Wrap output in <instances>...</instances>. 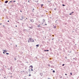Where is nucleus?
Returning a JSON list of instances; mask_svg holds the SVG:
<instances>
[{
	"instance_id": "obj_1",
	"label": "nucleus",
	"mask_w": 79,
	"mask_h": 79,
	"mask_svg": "<svg viewBox=\"0 0 79 79\" xmlns=\"http://www.w3.org/2000/svg\"><path fill=\"white\" fill-rule=\"evenodd\" d=\"M28 43H29L30 42H34V39L32 38H29V40H28Z\"/></svg>"
},
{
	"instance_id": "obj_2",
	"label": "nucleus",
	"mask_w": 79,
	"mask_h": 79,
	"mask_svg": "<svg viewBox=\"0 0 79 79\" xmlns=\"http://www.w3.org/2000/svg\"><path fill=\"white\" fill-rule=\"evenodd\" d=\"M43 24V23H42V24H39V25H38V27H42V26L41 25H42Z\"/></svg>"
},
{
	"instance_id": "obj_3",
	"label": "nucleus",
	"mask_w": 79,
	"mask_h": 79,
	"mask_svg": "<svg viewBox=\"0 0 79 79\" xmlns=\"http://www.w3.org/2000/svg\"><path fill=\"white\" fill-rule=\"evenodd\" d=\"M3 53H4V54H5V53H6V52H7V51L6 50H3Z\"/></svg>"
},
{
	"instance_id": "obj_4",
	"label": "nucleus",
	"mask_w": 79,
	"mask_h": 79,
	"mask_svg": "<svg viewBox=\"0 0 79 79\" xmlns=\"http://www.w3.org/2000/svg\"><path fill=\"white\" fill-rule=\"evenodd\" d=\"M30 69H32L33 68V66L32 65H31L29 66Z\"/></svg>"
},
{
	"instance_id": "obj_5",
	"label": "nucleus",
	"mask_w": 79,
	"mask_h": 79,
	"mask_svg": "<svg viewBox=\"0 0 79 79\" xmlns=\"http://www.w3.org/2000/svg\"><path fill=\"white\" fill-rule=\"evenodd\" d=\"M73 13H74V11H73V12H72L71 13H70L69 14V15H72V14H73Z\"/></svg>"
},
{
	"instance_id": "obj_6",
	"label": "nucleus",
	"mask_w": 79,
	"mask_h": 79,
	"mask_svg": "<svg viewBox=\"0 0 79 79\" xmlns=\"http://www.w3.org/2000/svg\"><path fill=\"white\" fill-rule=\"evenodd\" d=\"M10 71H12V70H13V66H11L10 67Z\"/></svg>"
},
{
	"instance_id": "obj_7",
	"label": "nucleus",
	"mask_w": 79,
	"mask_h": 79,
	"mask_svg": "<svg viewBox=\"0 0 79 79\" xmlns=\"http://www.w3.org/2000/svg\"><path fill=\"white\" fill-rule=\"evenodd\" d=\"M39 45H39V44H38L35 45V46H36V47H39Z\"/></svg>"
},
{
	"instance_id": "obj_8",
	"label": "nucleus",
	"mask_w": 79,
	"mask_h": 79,
	"mask_svg": "<svg viewBox=\"0 0 79 79\" xmlns=\"http://www.w3.org/2000/svg\"><path fill=\"white\" fill-rule=\"evenodd\" d=\"M30 20L32 23H34V19H30Z\"/></svg>"
},
{
	"instance_id": "obj_9",
	"label": "nucleus",
	"mask_w": 79,
	"mask_h": 79,
	"mask_svg": "<svg viewBox=\"0 0 79 79\" xmlns=\"http://www.w3.org/2000/svg\"><path fill=\"white\" fill-rule=\"evenodd\" d=\"M21 18H22L20 19V20H22V21H23V19H24V18H23V16H22V17H21Z\"/></svg>"
},
{
	"instance_id": "obj_10",
	"label": "nucleus",
	"mask_w": 79,
	"mask_h": 79,
	"mask_svg": "<svg viewBox=\"0 0 79 79\" xmlns=\"http://www.w3.org/2000/svg\"><path fill=\"white\" fill-rule=\"evenodd\" d=\"M49 50H44V52H49Z\"/></svg>"
},
{
	"instance_id": "obj_11",
	"label": "nucleus",
	"mask_w": 79,
	"mask_h": 79,
	"mask_svg": "<svg viewBox=\"0 0 79 79\" xmlns=\"http://www.w3.org/2000/svg\"><path fill=\"white\" fill-rule=\"evenodd\" d=\"M8 1H6L5 2V3H8Z\"/></svg>"
},
{
	"instance_id": "obj_12",
	"label": "nucleus",
	"mask_w": 79,
	"mask_h": 79,
	"mask_svg": "<svg viewBox=\"0 0 79 79\" xmlns=\"http://www.w3.org/2000/svg\"><path fill=\"white\" fill-rule=\"evenodd\" d=\"M40 76H42V75H43V73H40Z\"/></svg>"
},
{
	"instance_id": "obj_13",
	"label": "nucleus",
	"mask_w": 79,
	"mask_h": 79,
	"mask_svg": "<svg viewBox=\"0 0 79 79\" xmlns=\"http://www.w3.org/2000/svg\"><path fill=\"white\" fill-rule=\"evenodd\" d=\"M28 27L30 28V29H32L33 28L32 27Z\"/></svg>"
},
{
	"instance_id": "obj_14",
	"label": "nucleus",
	"mask_w": 79,
	"mask_h": 79,
	"mask_svg": "<svg viewBox=\"0 0 79 79\" xmlns=\"http://www.w3.org/2000/svg\"><path fill=\"white\" fill-rule=\"evenodd\" d=\"M43 6H44V4H41V8H42Z\"/></svg>"
},
{
	"instance_id": "obj_15",
	"label": "nucleus",
	"mask_w": 79,
	"mask_h": 79,
	"mask_svg": "<svg viewBox=\"0 0 79 79\" xmlns=\"http://www.w3.org/2000/svg\"><path fill=\"white\" fill-rule=\"evenodd\" d=\"M4 11H6V8L4 9Z\"/></svg>"
},
{
	"instance_id": "obj_16",
	"label": "nucleus",
	"mask_w": 79,
	"mask_h": 79,
	"mask_svg": "<svg viewBox=\"0 0 79 79\" xmlns=\"http://www.w3.org/2000/svg\"><path fill=\"white\" fill-rule=\"evenodd\" d=\"M28 71H29V73H31V69H29Z\"/></svg>"
},
{
	"instance_id": "obj_17",
	"label": "nucleus",
	"mask_w": 79,
	"mask_h": 79,
	"mask_svg": "<svg viewBox=\"0 0 79 79\" xmlns=\"http://www.w3.org/2000/svg\"><path fill=\"white\" fill-rule=\"evenodd\" d=\"M15 2H16V1H13L12 2V3H15Z\"/></svg>"
},
{
	"instance_id": "obj_18",
	"label": "nucleus",
	"mask_w": 79,
	"mask_h": 79,
	"mask_svg": "<svg viewBox=\"0 0 79 79\" xmlns=\"http://www.w3.org/2000/svg\"><path fill=\"white\" fill-rule=\"evenodd\" d=\"M10 3H13V1H10Z\"/></svg>"
},
{
	"instance_id": "obj_19",
	"label": "nucleus",
	"mask_w": 79,
	"mask_h": 79,
	"mask_svg": "<svg viewBox=\"0 0 79 79\" xmlns=\"http://www.w3.org/2000/svg\"><path fill=\"white\" fill-rule=\"evenodd\" d=\"M56 9H57V7H56V8H54V10H55V11H56Z\"/></svg>"
},
{
	"instance_id": "obj_20",
	"label": "nucleus",
	"mask_w": 79,
	"mask_h": 79,
	"mask_svg": "<svg viewBox=\"0 0 79 79\" xmlns=\"http://www.w3.org/2000/svg\"><path fill=\"white\" fill-rule=\"evenodd\" d=\"M54 29H56V26H55L53 27Z\"/></svg>"
},
{
	"instance_id": "obj_21",
	"label": "nucleus",
	"mask_w": 79,
	"mask_h": 79,
	"mask_svg": "<svg viewBox=\"0 0 79 79\" xmlns=\"http://www.w3.org/2000/svg\"><path fill=\"white\" fill-rule=\"evenodd\" d=\"M52 73H55V70H53Z\"/></svg>"
},
{
	"instance_id": "obj_22",
	"label": "nucleus",
	"mask_w": 79,
	"mask_h": 79,
	"mask_svg": "<svg viewBox=\"0 0 79 79\" xmlns=\"http://www.w3.org/2000/svg\"><path fill=\"white\" fill-rule=\"evenodd\" d=\"M62 6H65V5L64 4H62Z\"/></svg>"
},
{
	"instance_id": "obj_23",
	"label": "nucleus",
	"mask_w": 79,
	"mask_h": 79,
	"mask_svg": "<svg viewBox=\"0 0 79 79\" xmlns=\"http://www.w3.org/2000/svg\"><path fill=\"white\" fill-rule=\"evenodd\" d=\"M50 63L52 64L53 63V62H52V61H50Z\"/></svg>"
},
{
	"instance_id": "obj_24",
	"label": "nucleus",
	"mask_w": 79,
	"mask_h": 79,
	"mask_svg": "<svg viewBox=\"0 0 79 79\" xmlns=\"http://www.w3.org/2000/svg\"><path fill=\"white\" fill-rule=\"evenodd\" d=\"M64 65H65V64H63L62 65V66H64Z\"/></svg>"
},
{
	"instance_id": "obj_25",
	"label": "nucleus",
	"mask_w": 79,
	"mask_h": 79,
	"mask_svg": "<svg viewBox=\"0 0 79 79\" xmlns=\"http://www.w3.org/2000/svg\"><path fill=\"white\" fill-rule=\"evenodd\" d=\"M6 55H9V53H6Z\"/></svg>"
},
{
	"instance_id": "obj_26",
	"label": "nucleus",
	"mask_w": 79,
	"mask_h": 79,
	"mask_svg": "<svg viewBox=\"0 0 79 79\" xmlns=\"http://www.w3.org/2000/svg\"><path fill=\"white\" fill-rule=\"evenodd\" d=\"M60 79H61V78H62V76H60Z\"/></svg>"
},
{
	"instance_id": "obj_27",
	"label": "nucleus",
	"mask_w": 79,
	"mask_h": 79,
	"mask_svg": "<svg viewBox=\"0 0 79 79\" xmlns=\"http://www.w3.org/2000/svg\"><path fill=\"white\" fill-rule=\"evenodd\" d=\"M65 58H66V59H67V56H65Z\"/></svg>"
},
{
	"instance_id": "obj_28",
	"label": "nucleus",
	"mask_w": 79,
	"mask_h": 79,
	"mask_svg": "<svg viewBox=\"0 0 79 79\" xmlns=\"http://www.w3.org/2000/svg\"><path fill=\"white\" fill-rule=\"evenodd\" d=\"M14 59L15 60H16V58H14Z\"/></svg>"
},
{
	"instance_id": "obj_29",
	"label": "nucleus",
	"mask_w": 79,
	"mask_h": 79,
	"mask_svg": "<svg viewBox=\"0 0 79 79\" xmlns=\"http://www.w3.org/2000/svg\"><path fill=\"white\" fill-rule=\"evenodd\" d=\"M70 75H73V73H70Z\"/></svg>"
},
{
	"instance_id": "obj_30",
	"label": "nucleus",
	"mask_w": 79,
	"mask_h": 79,
	"mask_svg": "<svg viewBox=\"0 0 79 79\" xmlns=\"http://www.w3.org/2000/svg\"><path fill=\"white\" fill-rule=\"evenodd\" d=\"M31 71H33V69H31Z\"/></svg>"
},
{
	"instance_id": "obj_31",
	"label": "nucleus",
	"mask_w": 79,
	"mask_h": 79,
	"mask_svg": "<svg viewBox=\"0 0 79 79\" xmlns=\"http://www.w3.org/2000/svg\"><path fill=\"white\" fill-rule=\"evenodd\" d=\"M77 58H76L75 59V61H77Z\"/></svg>"
},
{
	"instance_id": "obj_32",
	"label": "nucleus",
	"mask_w": 79,
	"mask_h": 79,
	"mask_svg": "<svg viewBox=\"0 0 79 79\" xmlns=\"http://www.w3.org/2000/svg\"><path fill=\"white\" fill-rule=\"evenodd\" d=\"M47 24H44V25H43V26H45V25H47Z\"/></svg>"
},
{
	"instance_id": "obj_33",
	"label": "nucleus",
	"mask_w": 79,
	"mask_h": 79,
	"mask_svg": "<svg viewBox=\"0 0 79 79\" xmlns=\"http://www.w3.org/2000/svg\"><path fill=\"white\" fill-rule=\"evenodd\" d=\"M43 21H44L43 22H45V20L44 19H43Z\"/></svg>"
},
{
	"instance_id": "obj_34",
	"label": "nucleus",
	"mask_w": 79,
	"mask_h": 79,
	"mask_svg": "<svg viewBox=\"0 0 79 79\" xmlns=\"http://www.w3.org/2000/svg\"><path fill=\"white\" fill-rule=\"evenodd\" d=\"M31 76V74H30L28 76Z\"/></svg>"
},
{
	"instance_id": "obj_35",
	"label": "nucleus",
	"mask_w": 79,
	"mask_h": 79,
	"mask_svg": "<svg viewBox=\"0 0 79 79\" xmlns=\"http://www.w3.org/2000/svg\"><path fill=\"white\" fill-rule=\"evenodd\" d=\"M26 31V29H24V31Z\"/></svg>"
},
{
	"instance_id": "obj_36",
	"label": "nucleus",
	"mask_w": 79,
	"mask_h": 79,
	"mask_svg": "<svg viewBox=\"0 0 79 79\" xmlns=\"http://www.w3.org/2000/svg\"><path fill=\"white\" fill-rule=\"evenodd\" d=\"M35 2H37V3L38 2V1H35Z\"/></svg>"
},
{
	"instance_id": "obj_37",
	"label": "nucleus",
	"mask_w": 79,
	"mask_h": 79,
	"mask_svg": "<svg viewBox=\"0 0 79 79\" xmlns=\"http://www.w3.org/2000/svg\"><path fill=\"white\" fill-rule=\"evenodd\" d=\"M48 66H50V64H48Z\"/></svg>"
},
{
	"instance_id": "obj_38",
	"label": "nucleus",
	"mask_w": 79,
	"mask_h": 79,
	"mask_svg": "<svg viewBox=\"0 0 79 79\" xmlns=\"http://www.w3.org/2000/svg\"><path fill=\"white\" fill-rule=\"evenodd\" d=\"M2 11H3V12H5V11L4 10H3Z\"/></svg>"
},
{
	"instance_id": "obj_39",
	"label": "nucleus",
	"mask_w": 79,
	"mask_h": 79,
	"mask_svg": "<svg viewBox=\"0 0 79 79\" xmlns=\"http://www.w3.org/2000/svg\"><path fill=\"white\" fill-rule=\"evenodd\" d=\"M65 76H67V74L65 73Z\"/></svg>"
},
{
	"instance_id": "obj_40",
	"label": "nucleus",
	"mask_w": 79,
	"mask_h": 79,
	"mask_svg": "<svg viewBox=\"0 0 79 79\" xmlns=\"http://www.w3.org/2000/svg\"><path fill=\"white\" fill-rule=\"evenodd\" d=\"M24 71H22V73H24Z\"/></svg>"
},
{
	"instance_id": "obj_41",
	"label": "nucleus",
	"mask_w": 79,
	"mask_h": 79,
	"mask_svg": "<svg viewBox=\"0 0 79 79\" xmlns=\"http://www.w3.org/2000/svg\"><path fill=\"white\" fill-rule=\"evenodd\" d=\"M8 4H11V3H10V2H9L8 3Z\"/></svg>"
},
{
	"instance_id": "obj_42",
	"label": "nucleus",
	"mask_w": 79,
	"mask_h": 79,
	"mask_svg": "<svg viewBox=\"0 0 79 79\" xmlns=\"http://www.w3.org/2000/svg\"><path fill=\"white\" fill-rule=\"evenodd\" d=\"M7 22H10V21H9V20H8V21H7Z\"/></svg>"
},
{
	"instance_id": "obj_43",
	"label": "nucleus",
	"mask_w": 79,
	"mask_h": 79,
	"mask_svg": "<svg viewBox=\"0 0 79 79\" xmlns=\"http://www.w3.org/2000/svg\"><path fill=\"white\" fill-rule=\"evenodd\" d=\"M15 47H17V45H16Z\"/></svg>"
},
{
	"instance_id": "obj_44",
	"label": "nucleus",
	"mask_w": 79,
	"mask_h": 79,
	"mask_svg": "<svg viewBox=\"0 0 79 79\" xmlns=\"http://www.w3.org/2000/svg\"><path fill=\"white\" fill-rule=\"evenodd\" d=\"M10 68L8 69V70H10Z\"/></svg>"
},
{
	"instance_id": "obj_45",
	"label": "nucleus",
	"mask_w": 79,
	"mask_h": 79,
	"mask_svg": "<svg viewBox=\"0 0 79 79\" xmlns=\"http://www.w3.org/2000/svg\"><path fill=\"white\" fill-rule=\"evenodd\" d=\"M20 12H22V10H20Z\"/></svg>"
},
{
	"instance_id": "obj_46",
	"label": "nucleus",
	"mask_w": 79,
	"mask_h": 79,
	"mask_svg": "<svg viewBox=\"0 0 79 79\" xmlns=\"http://www.w3.org/2000/svg\"><path fill=\"white\" fill-rule=\"evenodd\" d=\"M73 60H75V58H73Z\"/></svg>"
},
{
	"instance_id": "obj_47",
	"label": "nucleus",
	"mask_w": 79,
	"mask_h": 79,
	"mask_svg": "<svg viewBox=\"0 0 79 79\" xmlns=\"http://www.w3.org/2000/svg\"><path fill=\"white\" fill-rule=\"evenodd\" d=\"M53 39H54V38H53L52 39V40H53Z\"/></svg>"
},
{
	"instance_id": "obj_48",
	"label": "nucleus",
	"mask_w": 79,
	"mask_h": 79,
	"mask_svg": "<svg viewBox=\"0 0 79 79\" xmlns=\"http://www.w3.org/2000/svg\"><path fill=\"white\" fill-rule=\"evenodd\" d=\"M35 71L36 72H37V70H35Z\"/></svg>"
},
{
	"instance_id": "obj_49",
	"label": "nucleus",
	"mask_w": 79,
	"mask_h": 79,
	"mask_svg": "<svg viewBox=\"0 0 79 79\" xmlns=\"http://www.w3.org/2000/svg\"><path fill=\"white\" fill-rule=\"evenodd\" d=\"M48 79H51V78H48Z\"/></svg>"
},
{
	"instance_id": "obj_50",
	"label": "nucleus",
	"mask_w": 79,
	"mask_h": 79,
	"mask_svg": "<svg viewBox=\"0 0 79 79\" xmlns=\"http://www.w3.org/2000/svg\"><path fill=\"white\" fill-rule=\"evenodd\" d=\"M15 27H17V25H16Z\"/></svg>"
},
{
	"instance_id": "obj_51",
	"label": "nucleus",
	"mask_w": 79,
	"mask_h": 79,
	"mask_svg": "<svg viewBox=\"0 0 79 79\" xmlns=\"http://www.w3.org/2000/svg\"><path fill=\"white\" fill-rule=\"evenodd\" d=\"M32 12H34V10H32Z\"/></svg>"
},
{
	"instance_id": "obj_52",
	"label": "nucleus",
	"mask_w": 79,
	"mask_h": 79,
	"mask_svg": "<svg viewBox=\"0 0 79 79\" xmlns=\"http://www.w3.org/2000/svg\"><path fill=\"white\" fill-rule=\"evenodd\" d=\"M51 68H53V66H51Z\"/></svg>"
},
{
	"instance_id": "obj_53",
	"label": "nucleus",
	"mask_w": 79,
	"mask_h": 79,
	"mask_svg": "<svg viewBox=\"0 0 79 79\" xmlns=\"http://www.w3.org/2000/svg\"><path fill=\"white\" fill-rule=\"evenodd\" d=\"M1 70L2 71V70H3V69H1Z\"/></svg>"
},
{
	"instance_id": "obj_54",
	"label": "nucleus",
	"mask_w": 79,
	"mask_h": 79,
	"mask_svg": "<svg viewBox=\"0 0 79 79\" xmlns=\"http://www.w3.org/2000/svg\"><path fill=\"white\" fill-rule=\"evenodd\" d=\"M21 73H22V72H23V71H21Z\"/></svg>"
},
{
	"instance_id": "obj_55",
	"label": "nucleus",
	"mask_w": 79,
	"mask_h": 79,
	"mask_svg": "<svg viewBox=\"0 0 79 79\" xmlns=\"http://www.w3.org/2000/svg\"><path fill=\"white\" fill-rule=\"evenodd\" d=\"M3 27H5V26L4 25H3Z\"/></svg>"
},
{
	"instance_id": "obj_56",
	"label": "nucleus",
	"mask_w": 79,
	"mask_h": 79,
	"mask_svg": "<svg viewBox=\"0 0 79 79\" xmlns=\"http://www.w3.org/2000/svg\"><path fill=\"white\" fill-rule=\"evenodd\" d=\"M26 19H27V18H26Z\"/></svg>"
},
{
	"instance_id": "obj_57",
	"label": "nucleus",
	"mask_w": 79,
	"mask_h": 79,
	"mask_svg": "<svg viewBox=\"0 0 79 79\" xmlns=\"http://www.w3.org/2000/svg\"><path fill=\"white\" fill-rule=\"evenodd\" d=\"M57 20L56 21V23Z\"/></svg>"
},
{
	"instance_id": "obj_58",
	"label": "nucleus",
	"mask_w": 79,
	"mask_h": 79,
	"mask_svg": "<svg viewBox=\"0 0 79 79\" xmlns=\"http://www.w3.org/2000/svg\"><path fill=\"white\" fill-rule=\"evenodd\" d=\"M70 1H72V0H69Z\"/></svg>"
},
{
	"instance_id": "obj_59",
	"label": "nucleus",
	"mask_w": 79,
	"mask_h": 79,
	"mask_svg": "<svg viewBox=\"0 0 79 79\" xmlns=\"http://www.w3.org/2000/svg\"><path fill=\"white\" fill-rule=\"evenodd\" d=\"M18 23H19V22H18Z\"/></svg>"
},
{
	"instance_id": "obj_60",
	"label": "nucleus",
	"mask_w": 79,
	"mask_h": 79,
	"mask_svg": "<svg viewBox=\"0 0 79 79\" xmlns=\"http://www.w3.org/2000/svg\"><path fill=\"white\" fill-rule=\"evenodd\" d=\"M28 2H29V1H28Z\"/></svg>"
},
{
	"instance_id": "obj_61",
	"label": "nucleus",
	"mask_w": 79,
	"mask_h": 79,
	"mask_svg": "<svg viewBox=\"0 0 79 79\" xmlns=\"http://www.w3.org/2000/svg\"><path fill=\"white\" fill-rule=\"evenodd\" d=\"M34 10V9H33V10Z\"/></svg>"
},
{
	"instance_id": "obj_62",
	"label": "nucleus",
	"mask_w": 79,
	"mask_h": 79,
	"mask_svg": "<svg viewBox=\"0 0 79 79\" xmlns=\"http://www.w3.org/2000/svg\"><path fill=\"white\" fill-rule=\"evenodd\" d=\"M51 70H53V69H51Z\"/></svg>"
},
{
	"instance_id": "obj_63",
	"label": "nucleus",
	"mask_w": 79,
	"mask_h": 79,
	"mask_svg": "<svg viewBox=\"0 0 79 79\" xmlns=\"http://www.w3.org/2000/svg\"><path fill=\"white\" fill-rule=\"evenodd\" d=\"M0 25H2V23H0Z\"/></svg>"
},
{
	"instance_id": "obj_64",
	"label": "nucleus",
	"mask_w": 79,
	"mask_h": 79,
	"mask_svg": "<svg viewBox=\"0 0 79 79\" xmlns=\"http://www.w3.org/2000/svg\"><path fill=\"white\" fill-rule=\"evenodd\" d=\"M10 45H12V44H10Z\"/></svg>"
}]
</instances>
